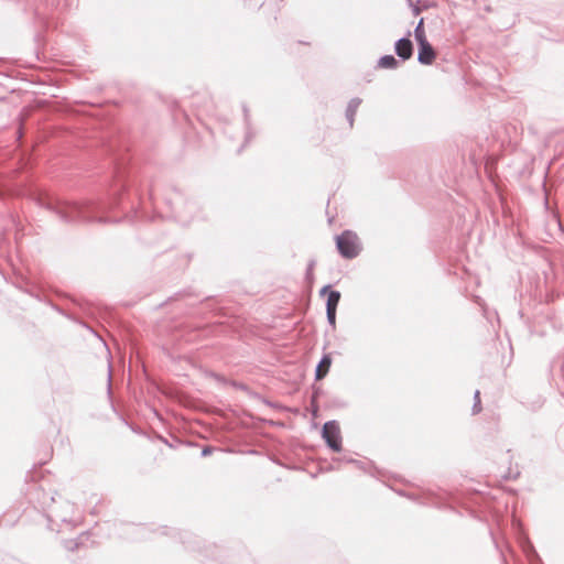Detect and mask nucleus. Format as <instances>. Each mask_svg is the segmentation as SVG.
<instances>
[{
    "instance_id": "1",
    "label": "nucleus",
    "mask_w": 564,
    "mask_h": 564,
    "mask_svg": "<svg viewBox=\"0 0 564 564\" xmlns=\"http://www.w3.org/2000/svg\"><path fill=\"white\" fill-rule=\"evenodd\" d=\"M336 245L339 253L344 258L352 259L359 254L360 245L358 236L350 230H346L337 236Z\"/></svg>"
},
{
    "instance_id": "2",
    "label": "nucleus",
    "mask_w": 564,
    "mask_h": 564,
    "mask_svg": "<svg viewBox=\"0 0 564 564\" xmlns=\"http://www.w3.org/2000/svg\"><path fill=\"white\" fill-rule=\"evenodd\" d=\"M323 437L334 451L340 449V431L335 422H327L324 424Z\"/></svg>"
},
{
    "instance_id": "3",
    "label": "nucleus",
    "mask_w": 564,
    "mask_h": 564,
    "mask_svg": "<svg viewBox=\"0 0 564 564\" xmlns=\"http://www.w3.org/2000/svg\"><path fill=\"white\" fill-rule=\"evenodd\" d=\"M339 300H340V293L338 291H329L328 292L326 311H327V318L332 325H335L336 308H337Z\"/></svg>"
},
{
    "instance_id": "4",
    "label": "nucleus",
    "mask_w": 564,
    "mask_h": 564,
    "mask_svg": "<svg viewBox=\"0 0 564 564\" xmlns=\"http://www.w3.org/2000/svg\"><path fill=\"white\" fill-rule=\"evenodd\" d=\"M435 58H436V52L434 51V48L432 47V45L430 43L424 44V45H419L417 59L421 64L431 65L434 63Z\"/></svg>"
},
{
    "instance_id": "5",
    "label": "nucleus",
    "mask_w": 564,
    "mask_h": 564,
    "mask_svg": "<svg viewBox=\"0 0 564 564\" xmlns=\"http://www.w3.org/2000/svg\"><path fill=\"white\" fill-rule=\"evenodd\" d=\"M395 53L403 59H409L413 53L412 42L409 39H401L395 43Z\"/></svg>"
},
{
    "instance_id": "6",
    "label": "nucleus",
    "mask_w": 564,
    "mask_h": 564,
    "mask_svg": "<svg viewBox=\"0 0 564 564\" xmlns=\"http://www.w3.org/2000/svg\"><path fill=\"white\" fill-rule=\"evenodd\" d=\"M332 366V357L330 355H325L316 368V379L322 380L329 371Z\"/></svg>"
},
{
    "instance_id": "7",
    "label": "nucleus",
    "mask_w": 564,
    "mask_h": 564,
    "mask_svg": "<svg viewBox=\"0 0 564 564\" xmlns=\"http://www.w3.org/2000/svg\"><path fill=\"white\" fill-rule=\"evenodd\" d=\"M414 36L417 42V45L429 44L426 33L423 26V19L419 22L417 26L415 28Z\"/></svg>"
},
{
    "instance_id": "8",
    "label": "nucleus",
    "mask_w": 564,
    "mask_h": 564,
    "mask_svg": "<svg viewBox=\"0 0 564 564\" xmlns=\"http://www.w3.org/2000/svg\"><path fill=\"white\" fill-rule=\"evenodd\" d=\"M378 66L380 68H391L392 69L398 66V61L392 55H384L379 59Z\"/></svg>"
},
{
    "instance_id": "9",
    "label": "nucleus",
    "mask_w": 564,
    "mask_h": 564,
    "mask_svg": "<svg viewBox=\"0 0 564 564\" xmlns=\"http://www.w3.org/2000/svg\"><path fill=\"white\" fill-rule=\"evenodd\" d=\"M328 290H329V286H328V285H326V286H324V288L322 289L321 293H322V294H325L326 292H328Z\"/></svg>"
},
{
    "instance_id": "10",
    "label": "nucleus",
    "mask_w": 564,
    "mask_h": 564,
    "mask_svg": "<svg viewBox=\"0 0 564 564\" xmlns=\"http://www.w3.org/2000/svg\"><path fill=\"white\" fill-rule=\"evenodd\" d=\"M475 398H476L477 402H479V391L476 392Z\"/></svg>"
}]
</instances>
